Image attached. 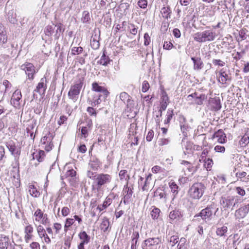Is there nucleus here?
<instances>
[{
    "label": "nucleus",
    "instance_id": "obj_7",
    "mask_svg": "<svg viewBox=\"0 0 249 249\" xmlns=\"http://www.w3.org/2000/svg\"><path fill=\"white\" fill-rule=\"evenodd\" d=\"M161 242L159 237L148 238L142 243V249H158Z\"/></svg>",
    "mask_w": 249,
    "mask_h": 249
},
{
    "label": "nucleus",
    "instance_id": "obj_24",
    "mask_svg": "<svg viewBox=\"0 0 249 249\" xmlns=\"http://www.w3.org/2000/svg\"><path fill=\"white\" fill-rule=\"evenodd\" d=\"M120 98L124 104H126L127 106L131 105L132 102L131 97L126 92H121L120 95Z\"/></svg>",
    "mask_w": 249,
    "mask_h": 249
},
{
    "label": "nucleus",
    "instance_id": "obj_5",
    "mask_svg": "<svg viewBox=\"0 0 249 249\" xmlns=\"http://www.w3.org/2000/svg\"><path fill=\"white\" fill-rule=\"evenodd\" d=\"M83 81L84 78H80L73 86H71L68 94L70 99H72L74 101H76L77 100L78 95L79 94L83 85Z\"/></svg>",
    "mask_w": 249,
    "mask_h": 249
},
{
    "label": "nucleus",
    "instance_id": "obj_33",
    "mask_svg": "<svg viewBox=\"0 0 249 249\" xmlns=\"http://www.w3.org/2000/svg\"><path fill=\"white\" fill-rule=\"evenodd\" d=\"M109 62V58L106 55L105 51H104L100 60L99 63L103 66H107Z\"/></svg>",
    "mask_w": 249,
    "mask_h": 249
},
{
    "label": "nucleus",
    "instance_id": "obj_12",
    "mask_svg": "<svg viewBox=\"0 0 249 249\" xmlns=\"http://www.w3.org/2000/svg\"><path fill=\"white\" fill-rule=\"evenodd\" d=\"M21 97V92L18 89L16 90L13 93L11 100V103L15 108H19L20 105V101Z\"/></svg>",
    "mask_w": 249,
    "mask_h": 249
},
{
    "label": "nucleus",
    "instance_id": "obj_10",
    "mask_svg": "<svg viewBox=\"0 0 249 249\" xmlns=\"http://www.w3.org/2000/svg\"><path fill=\"white\" fill-rule=\"evenodd\" d=\"M34 215L36 221L39 222L43 225H47L49 223L47 214L44 213L40 209H37L36 210Z\"/></svg>",
    "mask_w": 249,
    "mask_h": 249
},
{
    "label": "nucleus",
    "instance_id": "obj_8",
    "mask_svg": "<svg viewBox=\"0 0 249 249\" xmlns=\"http://www.w3.org/2000/svg\"><path fill=\"white\" fill-rule=\"evenodd\" d=\"M215 209V205L214 204L212 203L209 205L206 208L202 210L201 212L195 216L196 218L200 217L203 220H210L213 215V211Z\"/></svg>",
    "mask_w": 249,
    "mask_h": 249
},
{
    "label": "nucleus",
    "instance_id": "obj_57",
    "mask_svg": "<svg viewBox=\"0 0 249 249\" xmlns=\"http://www.w3.org/2000/svg\"><path fill=\"white\" fill-rule=\"evenodd\" d=\"M53 229L55 230V234H58L62 229V225L59 223H55L53 224Z\"/></svg>",
    "mask_w": 249,
    "mask_h": 249
},
{
    "label": "nucleus",
    "instance_id": "obj_4",
    "mask_svg": "<svg viewBox=\"0 0 249 249\" xmlns=\"http://www.w3.org/2000/svg\"><path fill=\"white\" fill-rule=\"evenodd\" d=\"M238 200L234 196L224 195L222 196L220 200V204L225 210L231 208L232 209L238 203Z\"/></svg>",
    "mask_w": 249,
    "mask_h": 249
},
{
    "label": "nucleus",
    "instance_id": "obj_39",
    "mask_svg": "<svg viewBox=\"0 0 249 249\" xmlns=\"http://www.w3.org/2000/svg\"><path fill=\"white\" fill-rule=\"evenodd\" d=\"M169 245L171 247L174 246L178 242V237L176 235H173L170 237L168 240Z\"/></svg>",
    "mask_w": 249,
    "mask_h": 249
},
{
    "label": "nucleus",
    "instance_id": "obj_30",
    "mask_svg": "<svg viewBox=\"0 0 249 249\" xmlns=\"http://www.w3.org/2000/svg\"><path fill=\"white\" fill-rule=\"evenodd\" d=\"M111 202L112 199L111 198H106L103 204L101 205H99L97 207V209L99 210L100 212H101L107 208L111 203Z\"/></svg>",
    "mask_w": 249,
    "mask_h": 249
},
{
    "label": "nucleus",
    "instance_id": "obj_40",
    "mask_svg": "<svg viewBox=\"0 0 249 249\" xmlns=\"http://www.w3.org/2000/svg\"><path fill=\"white\" fill-rule=\"evenodd\" d=\"M90 19L89 13L87 11H84L82 14L81 20L83 23H87Z\"/></svg>",
    "mask_w": 249,
    "mask_h": 249
},
{
    "label": "nucleus",
    "instance_id": "obj_61",
    "mask_svg": "<svg viewBox=\"0 0 249 249\" xmlns=\"http://www.w3.org/2000/svg\"><path fill=\"white\" fill-rule=\"evenodd\" d=\"M2 84L5 87V91H4L5 92H6L7 91H8L9 89H10L12 86L11 84L9 82V81H8L7 80H4L3 81Z\"/></svg>",
    "mask_w": 249,
    "mask_h": 249
},
{
    "label": "nucleus",
    "instance_id": "obj_21",
    "mask_svg": "<svg viewBox=\"0 0 249 249\" xmlns=\"http://www.w3.org/2000/svg\"><path fill=\"white\" fill-rule=\"evenodd\" d=\"M162 17L165 19L170 18L172 15V10L169 5L164 6L160 11Z\"/></svg>",
    "mask_w": 249,
    "mask_h": 249
},
{
    "label": "nucleus",
    "instance_id": "obj_46",
    "mask_svg": "<svg viewBox=\"0 0 249 249\" xmlns=\"http://www.w3.org/2000/svg\"><path fill=\"white\" fill-rule=\"evenodd\" d=\"M37 231L39 236L41 238H43V236H44L45 234L46 233V231L45 230L43 226L40 225L37 226Z\"/></svg>",
    "mask_w": 249,
    "mask_h": 249
},
{
    "label": "nucleus",
    "instance_id": "obj_16",
    "mask_svg": "<svg viewBox=\"0 0 249 249\" xmlns=\"http://www.w3.org/2000/svg\"><path fill=\"white\" fill-rule=\"evenodd\" d=\"M209 102L213 110L216 111L221 109V105L219 97L210 98Z\"/></svg>",
    "mask_w": 249,
    "mask_h": 249
},
{
    "label": "nucleus",
    "instance_id": "obj_25",
    "mask_svg": "<svg viewBox=\"0 0 249 249\" xmlns=\"http://www.w3.org/2000/svg\"><path fill=\"white\" fill-rule=\"evenodd\" d=\"M7 41V36L4 28L0 23V44H3Z\"/></svg>",
    "mask_w": 249,
    "mask_h": 249
},
{
    "label": "nucleus",
    "instance_id": "obj_44",
    "mask_svg": "<svg viewBox=\"0 0 249 249\" xmlns=\"http://www.w3.org/2000/svg\"><path fill=\"white\" fill-rule=\"evenodd\" d=\"M139 238V233L137 231H134L132 235L131 244L136 245Z\"/></svg>",
    "mask_w": 249,
    "mask_h": 249
},
{
    "label": "nucleus",
    "instance_id": "obj_45",
    "mask_svg": "<svg viewBox=\"0 0 249 249\" xmlns=\"http://www.w3.org/2000/svg\"><path fill=\"white\" fill-rule=\"evenodd\" d=\"M83 51V49L81 47H74L72 48L71 50V54L77 55L81 53Z\"/></svg>",
    "mask_w": 249,
    "mask_h": 249
},
{
    "label": "nucleus",
    "instance_id": "obj_55",
    "mask_svg": "<svg viewBox=\"0 0 249 249\" xmlns=\"http://www.w3.org/2000/svg\"><path fill=\"white\" fill-rule=\"evenodd\" d=\"M161 101L160 103H169V98L166 92H162V96L161 98Z\"/></svg>",
    "mask_w": 249,
    "mask_h": 249
},
{
    "label": "nucleus",
    "instance_id": "obj_62",
    "mask_svg": "<svg viewBox=\"0 0 249 249\" xmlns=\"http://www.w3.org/2000/svg\"><path fill=\"white\" fill-rule=\"evenodd\" d=\"M76 175V172L73 169H71L68 170L66 174L67 177H71V178H74Z\"/></svg>",
    "mask_w": 249,
    "mask_h": 249
},
{
    "label": "nucleus",
    "instance_id": "obj_56",
    "mask_svg": "<svg viewBox=\"0 0 249 249\" xmlns=\"http://www.w3.org/2000/svg\"><path fill=\"white\" fill-rule=\"evenodd\" d=\"M150 86L147 81H144L142 84V90L143 92H146L149 89Z\"/></svg>",
    "mask_w": 249,
    "mask_h": 249
},
{
    "label": "nucleus",
    "instance_id": "obj_15",
    "mask_svg": "<svg viewBox=\"0 0 249 249\" xmlns=\"http://www.w3.org/2000/svg\"><path fill=\"white\" fill-rule=\"evenodd\" d=\"M47 89V79L45 77L42 78L40 81L37 84L35 91L39 93L40 94H43Z\"/></svg>",
    "mask_w": 249,
    "mask_h": 249
},
{
    "label": "nucleus",
    "instance_id": "obj_29",
    "mask_svg": "<svg viewBox=\"0 0 249 249\" xmlns=\"http://www.w3.org/2000/svg\"><path fill=\"white\" fill-rule=\"evenodd\" d=\"M169 185L172 193L174 196L178 195V193L179 187L175 182H170Z\"/></svg>",
    "mask_w": 249,
    "mask_h": 249
},
{
    "label": "nucleus",
    "instance_id": "obj_53",
    "mask_svg": "<svg viewBox=\"0 0 249 249\" xmlns=\"http://www.w3.org/2000/svg\"><path fill=\"white\" fill-rule=\"evenodd\" d=\"M179 126L180 127L181 131L183 134V135L186 136L187 132L188 131L189 128L187 123L179 125Z\"/></svg>",
    "mask_w": 249,
    "mask_h": 249
},
{
    "label": "nucleus",
    "instance_id": "obj_35",
    "mask_svg": "<svg viewBox=\"0 0 249 249\" xmlns=\"http://www.w3.org/2000/svg\"><path fill=\"white\" fill-rule=\"evenodd\" d=\"M160 213V210L158 208H154L151 211L150 215L152 219L154 220L157 219Z\"/></svg>",
    "mask_w": 249,
    "mask_h": 249
},
{
    "label": "nucleus",
    "instance_id": "obj_1",
    "mask_svg": "<svg viewBox=\"0 0 249 249\" xmlns=\"http://www.w3.org/2000/svg\"><path fill=\"white\" fill-rule=\"evenodd\" d=\"M215 37V32L211 30L197 32L194 35V40L199 42L212 41L214 40Z\"/></svg>",
    "mask_w": 249,
    "mask_h": 249
},
{
    "label": "nucleus",
    "instance_id": "obj_51",
    "mask_svg": "<svg viewBox=\"0 0 249 249\" xmlns=\"http://www.w3.org/2000/svg\"><path fill=\"white\" fill-rule=\"evenodd\" d=\"M236 215L238 216V217L239 218H244L247 214L243 210L242 208H239L238 210L236 211L235 213Z\"/></svg>",
    "mask_w": 249,
    "mask_h": 249
},
{
    "label": "nucleus",
    "instance_id": "obj_14",
    "mask_svg": "<svg viewBox=\"0 0 249 249\" xmlns=\"http://www.w3.org/2000/svg\"><path fill=\"white\" fill-rule=\"evenodd\" d=\"M183 215L179 209H175L170 212L169 215V222L172 223L174 220L178 221L181 219Z\"/></svg>",
    "mask_w": 249,
    "mask_h": 249
},
{
    "label": "nucleus",
    "instance_id": "obj_31",
    "mask_svg": "<svg viewBox=\"0 0 249 249\" xmlns=\"http://www.w3.org/2000/svg\"><path fill=\"white\" fill-rule=\"evenodd\" d=\"M29 192L30 194L33 197H37L40 195V193L34 185H30L29 187Z\"/></svg>",
    "mask_w": 249,
    "mask_h": 249
},
{
    "label": "nucleus",
    "instance_id": "obj_26",
    "mask_svg": "<svg viewBox=\"0 0 249 249\" xmlns=\"http://www.w3.org/2000/svg\"><path fill=\"white\" fill-rule=\"evenodd\" d=\"M78 236L82 240L80 243H83V245H85L87 244L89 242L90 237L85 231L80 232Z\"/></svg>",
    "mask_w": 249,
    "mask_h": 249
},
{
    "label": "nucleus",
    "instance_id": "obj_20",
    "mask_svg": "<svg viewBox=\"0 0 249 249\" xmlns=\"http://www.w3.org/2000/svg\"><path fill=\"white\" fill-rule=\"evenodd\" d=\"M92 89L96 92H101L103 93L106 97L109 94V92L104 87L100 86L97 82H93L92 84Z\"/></svg>",
    "mask_w": 249,
    "mask_h": 249
},
{
    "label": "nucleus",
    "instance_id": "obj_42",
    "mask_svg": "<svg viewBox=\"0 0 249 249\" xmlns=\"http://www.w3.org/2000/svg\"><path fill=\"white\" fill-rule=\"evenodd\" d=\"M213 165V161L212 159H210V158H208L207 159H205L204 166L207 169V170H210Z\"/></svg>",
    "mask_w": 249,
    "mask_h": 249
},
{
    "label": "nucleus",
    "instance_id": "obj_48",
    "mask_svg": "<svg viewBox=\"0 0 249 249\" xmlns=\"http://www.w3.org/2000/svg\"><path fill=\"white\" fill-rule=\"evenodd\" d=\"M119 177L121 180L124 179L125 180H128L129 176L127 174V171L125 170H122L119 172Z\"/></svg>",
    "mask_w": 249,
    "mask_h": 249
},
{
    "label": "nucleus",
    "instance_id": "obj_41",
    "mask_svg": "<svg viewBox=\"0 0 249 249\" xmlns=\"http://www.w3.org/2000/svg\"><path fill=\"white\" fill-rule=\"evenodd\" d=\"M154 113L156 114V117L155 118V122L157 125H160L161 121V117L162 116V111L159 109L158 111H155Z\"/></svg>",
    "mask_w": 249,
    "mask_h": 249
},
{
    "label": "nucleus",
    "instance_id": "obj_13",
    "mask_svg": "<svg viewBox=\"0 0 249 249\" xmlns=\"http://www.w3.org/2000/svg\"><path fill=\"white\" fill-rule=\"evenodd\" d=\"M123 192L124 195L123 202L124 204H127L133 194V188L128 186V184L127 183L124 186Z\"/></svg>",
    "mask_w": 249,
    "mask_h": 249
},
{
    "label": "nucleus",
    "instance_id": "obj_2",
    "mask_svg": "<svg viewBox=\"0 0 249 249\" xmlns=\"http://www.w3.org/2000/svg\"><path fill=\"white\" fill-rule=\"evenodd\" d=\"M206 187L201 182L193 184L189 190L188 193L191 197L193 199H199L203 196Z\"/></svg>",
    "mask_w": 249,
    "mask_h": 249
},
{
    "label": "nucleus",
    "instance_id": "obj_50",
    "mask_svg": "<svg viewBox=\"0 0 249 249\" xmlns=\"http://www.w3.org/2000/svg\"><path fill=\"white\" fill-rule=\"evenodd\" d=\"M170 142L171 140L169 138H163L159 140V144L160 146L165 145L170 143Z\"/></svg>",
    "mask_w": 249,
    "mask_h": 249
},
{
    "label": "nucleus",
    "instance_id": "obj_37",
    "mask_svg": "<svg viewBox=\"0 0 249 249\" xmlns=\"http://www.w3.org/2000/svg\"><path fill=\"white\" fill-rule=\"evenodd\" d=\"M207 98L206 96L204 94H201L198 97H197L195 100V103L201 105L203 104V101Z\"/></svg>",
    "mask_w": 249,
    "mask_h": 249
},
{
    "label": "nucleus",
    "instance_id": "obj_36",
    "mask_svg": "<svg viewBox=\"0 0 249 249\" xmlns=\"http://www.w3.org/2000/svg\"><path fill=\"white\" fill-rule=\"evenodd\" d=\"M174 115L173 110L168 109L166 114V119L164 120V124H168L173 118Z\"/></svg>",
    "mask_w": 249,
    "mask_h": 249
},
{
    "label": "nucleus",
    "instance_id": "obj_58",
    "mask_svg": "<svg viewBox=\"0 0 249 249\" xmlns=\"http://www.w3.org/2000/svg\"><path fill=\"white\" fill-rule=\"evenodd\" d=\"M138 5L141 8H146L147 6V0H139L138 2Z\"/></svg>",
    "mask_w": 249,
    "mask_h": 249
},
{
    "label": "nucleus",
    "instance_id": "obj_47",
    "mask_svg": "<svg viewBox=\"0 0 249 249\" xmlns=\"http://www.w3.org/2000/svg\"><path fill=\"white\" fill-rule=\"evenodd\" d=\"M97 175L98 174H97L96 172H93L91 170H88L87 172V176L89 178L94 180V181H95L96 178H97Z\"/></svg>",
    "mask_w": 249,
    "mask_h": 249
},
{
    "label": "nucleus",
    "instance_id": "obj_63",
    "mask_svg": "<svg viewBox=\"0 0 249 249\" xmlns=\"http://www.w3.org/2000/svg\"><path fill=\"white\" fill-rule=\"evenodd\" d=\"M92 107V106L91 107H88L87 109V111L90 115L96 117L97 113Z\"/></svg>",
    "mask_w": 249,
    "mask_h": 249
},
{
    "label": "nucleus",
    "instance_id": "obj_18",
    "mask_svg": "<svg viewBox=\"0 0 249 249\" xmlns=\"http://www.w3.org/2000/svg\"><path fill=\"white\" fill-rule=\"evenodd\" d=\"M191 60L194 63L193 69L195 71H200L204 67V64L199 57H192Z\"/></svg>",
    "mask_w": 249,
    "mask_h": 249
},
{
    "label": "nucleus",
    "instance_id": "obj_22",
    "mask_svg": "<svg viewBox=\"0 0 249 249\" xmlns=\"http://www.w3.org/2000/svg\"><path fill=\"white\" fill-rule=\"evenodd\" d=\"M230 80L229 76L227 74L226 71H224L223 69L220 70L219 72L218 81L222 84H225L226 82Z\"/></svg>",
    "mask_w": 249,
    "mask_h": 249
},
{
    "label": "nucleus",
    "instance_id": "obj_27",
    "mask_svg": "<svg viewBox=\"0 0 249 249\" xmlns=\"http://www.w3.org/2000/svg\"><path fill=\"white\" fill-rule=\"evenodd\" d=\"M109 220L107 217H104L102 221V223L100 225V229L104 232H106L109 228Z\"/></svg>",
    "mask_w": 249,
    "mask_h": 249
},
{
    "label": "nucleus",
    "instance_id": "obj_19",
    "mask_svg": "<svg viewBox=\"0 0 249 249\" xmlns=\"http://www.w3.org/2000/svg\"><path fill=\"white\" fill-rule=\"evenodd\" d=\"M101 163L100 160L95 157L90 159L89 163V166L90 169L96 171L100 168Z\"/></svg>",
    "mask_w": 249,
    "mask_h": 249
},
{
    "label": "nucleus",
    "instance_id": "obj_34",
    "mask_svg": "<svg viewBox=\"0 0 249 249\" xmlns=\"http://www.w3.org/2000/svg\"><path fill=\"white\" fill-rule=\"evenodd\" d=\"M249 143V136L245 135L239 141V144L242 147H246Z\"/></svg>",
    "mask_w": 249,
    "mask_h": 249
},
{
    "label": "nucleus",
    "instance_id": "obj_6",
    "mask_svg": "<svg viewBox=\"0 0 249 249\" xmlns=\"http://www.w3.org/2000/svg\"><path fill=\"white\" fill-rule=\"evenodd\" d=\"M112 177L107 174H98L97 178L93 183L97 190H100L102 187L106 186L107 184L111 182Z\"/></svg>",
    "mask_w": 249,
    "mask_h": 249
},
{
    "label": "nucleus",
    "instance_id": "obj_52",
    "mask_svg": "<svg viewBox=\"0 0 249 249\" xmlns=\"http://www.w3.org/2000/svg\"><path fill=\"white\" fill-rule=\"evenodd\" d=\"M74 222V220L72 218H67L65 222V231H67V228L71 226Z\"/></svg>",
    "mask_w": 249,
    "mask_h": 249
},
{
    "label": "nucleus",
    "instance_id": "obj_49",
    "mask_svg": "<svg viewBox=\"0 0 249 249\" xmlns=\"http://www.w3.org/2000/svg\"><path fill=\"white\" fill-rule=\"evenodd\" d=\"M128 29L131 34L136 35L138 32V28L133 24H130L128 26Z\"/></svg>",
    "mask_w": 249,
    "mask_h": 249
},
{
    "label": "nucleus",
    "instance_id": "obj_64",
    "mask_svg": "<svg viewBox=\"0 0 249 249\" xmlns=\"http://www.w3.org/2000/svg\"><path fill=\"white\" fill-rule=\"evenodd\" d=\"M232 56L234 60L236 61L241 59L242 58V54H241V53L236 52L235 53H233L232 54Z\"/></svg>",
    "mask_w": 249,
    "mask_h": 249
},
{
    "label": "nucleus",
    "instance_id": "obj_23",
    "mask_svg": "<svg viewBox=\"0 0 249 249\" xmlns=\"http://www.w3.org/2000/svg\"><path fill=\"white\" fill-rule=\"evenodd\" d=\"M9 245V238L0 235V249H7Z\"/></svg>",
    "mask_w": 249,
    "mask_h": 249
},
{
    "label": "nucleus",
    "instance_id": "obj_59",
    "mask_svg": "<svg viewBox=\"0 0 249 249\" xmlns=\"http://www.w3.org/2000/svg\"><path fill=\"white\" fill-rule=\"evenodd\" d=\"M214 149L216 152L224 153L225 151V147L224 146L220 145H216Z\"/></svg>",
    "mask_w": 249,
    "mask_h": 249
},
{
    "label": "nucleus",
    "instance_id": "obj_60",
    "mask_svg": "<svg viewBox=\"0 0 249 249\" xmlns=\"http://www.w3.org/2000/svg\"><path fill=\"white\" fill-rule=\"evenodd\" d=\"M213 63L215 66H218L220 67L224 66L225 64V63L220 59H213Z\"/></svg>",
    "mask_w": 249,
    "mask_h": 249
},
{
    "label": "nucleus",
    "instance_id": "obj_11",
    "mask_svg": "<svg viewBox=\"0 0 249 249\" xmlns=\"http://www.w3.org/2000/svg\"><path fill=\"white\" fill-rule=\"evenodd\" d=\"M6 146L11 154L15 157V159H18L20 154V148L16 146L12 141H10L6 143Z\"/></svg>",
    "mask_w": 249,
    "mask_h": 249
},
{
    "label": "nucleus",
    "instance_id": "obj_28",
    "mask_svg": "<svg viewBox=\"0 0 249 249\" xmlns=\"http://www.w3.org/2000/svg\"><path fill=\"white\" fill-rule=\"evenodd\" d=\"M90 45L94 50H97L99 48L100 43L96 35L92 37L90 40Z\"/></svg>",
    "mask_w": 249,
    "mask_h": 249
},
{
    "label": "nucleus",
    "instance_id": "obj_17",
    "mask_svg": "<svg viewBox=\"0 0 249 249\" xmlns=\"http://www.w3.org/2000/svg\"><path fill=\"white\" fill-rule=\"evenodd\" d=\"M214 138H217V142L220 143H225L227 141L226 134L221 129L218 130L213 134L212 139Z\"/></svg>",
    "mask_w": 249,
    "mask_h": 249
},
{
    "label": "nucleus",
    "instance_id": "obj_43",
    "mask_svg": "<svg viewBox=\"0 0 249 249\" xmlns=\"http://www.w3.org/2000/svg\"><path fill=\"white\" fill-rule=\"evenodd\" d=\"M181 164L185 165L187 169L189 171V172H194V167L190 162L186 160H182Z\"/></svg>",
    "mask_w": 249,
    "mask_h": 249
},
{
    "label": "nucleus",
    "instance_id": "obj_54",
    "mask_svg": "<svg viewBox=\"0 0 249 249\" xmlns=\"http://www.w3.org/2000/svg\"><path fill=\"white\" fill-rule=\"evenodd\" d=\"M36 159L39 162L43 161V159L45 157V152L43 150H40L38 154L36 155Z\"/></svg>",
    "mask_w": 249,
    "mask_h": 249
},
{
    "label": "nucleus",
    "instance_id": "obj_3",
    "mask_svg": "<svg viewBox=\"0 0 249 249\" xmlns=\"http://www.w3.org/2000/svg\"><path fill=\"white\" fill-rule=\"evenodd\" d=\"M62 24L58 23L54 25H47L44 30L46 36H52L53 34L55 39H58L61 35L64 32V28H62Z\"/></svg>",
    "mask_w": 249,
    "mask_h": 249
},
{
    "label": "nucleus",
    "instance_id": "obj_38",
    "mask_svg": "<svg viewBox=\"0 0 249 249\" xmlns=\"http://www.w3.org/2000/svg\"><path fill=\"white\" fill-rule=\"evenodd\" d=\"M186 239L184 237L180 239L179 243L178 245V249H187V245L186 244Z\"/></svg>",
    "mask_w": 249,
    "mask_h": 249
},
{
    "label": "nucleus",
    "instance_id": "obj_32",
    "mask_svg": "<svg viewBox=\"0 0 249 249\" xmlns=\"http://www.w3.org/2000/svg\"><path fill=\"white\" fill-rule=\"evenodd\" d=\"M227 227L223 226L221 227H219L216 229V234L217 236L220 237L224 236H225V233H227Z\"/></svg>",
    "mask_w": 249,
    "mask_h": 249
},
{
    "label": "nucleus",
    "instance_id": "obj_9",
    "mask_svg": "<svg viewBox=\"0 0 249 249\" xmlns=\"http://www.w3.org/2000/svg\"><path fill=\"white\" fill-rule=\"evenodd\" d=\"M20 69L25 72L28 79L30 80L34 79V74L37 71H36L34 65L29 62H26L21 65L20 66Z\"/></svg>",
    "mask_w": 249,
    "mask_h": 249
}]
</instances>
